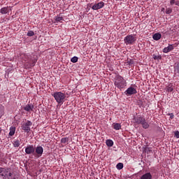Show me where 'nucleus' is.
Instances as JSON below:
<instances>
[{
	"label": "nucleus",
	"instance_id": "f257e3e1",
	"mask_svg": "<svg viewBox=\"0 0 179 179\" xmlns=\"http://www.w3.org/2000/svg\"><path fill=\"white\" fill-rule=\"evenodd\" d=\"M52 96L54 97L55 100H56V102L58 104H64V102L66 99V94L62 92H53Z\"/></svg>",
	"mask_w": 179,
	"mask_h": 179
},
{
	"label": "nucleus",
	"instance_id": "f03ea898",
	"mask_svg": "<svg viewBox=\"0 0 179 179\" xmlns=\"http://www.w3.org/2000/svg\"><path fill=\"white\" fill-rule=\"evenodd\" d=\"M115 85L117 89H124L127 86V81L121 76H117L115 80Z\"/></svg>",
	"mask_w": 179,
	"mask_h": 179
},
{
	"label": "nucleus",
	"instance_id": "7ed1b4c3",
	"mask_svg": "<svg viewBox=\"0 0 179 179\" xmlns=\"http://www.w3.org/2000/svg\"><path fill=\"white\" fill-rule=\"evenodd\" d=\"M136 42V35L130 34L127 35L124 38V43L126 45H132Z\"/></svg>",
	"mask_w": 179,
	"mask_h": 179
},
{
	"label": "nucleus",
	"instance_id": "20e7f679",
	"mask_svg": "<svg viewBox=\"0 0 179 179\" xmlns=\"http://www.w3.org/2000/svg\"><path fill=\"white\" fill-rule=\"evenodd\" d=\"M1 179H16L9 169L5 168Z\"/></svg>",
	"mask_w": 179,
	"mask_h": 179
},
{
	"label": "nucleus",
	"instance_id": "39448f33",
	"mask_svg": "<svg viewBox=\"0 0 179 179\" xmlns=\"http://www.w3.org/2000/svg\"><path fill=\"white\" fill-rule=\"evenodd\" d=\"M44 152V149L43 147L38 145L35 148L34 156L35 157H41L43 156V152Z\"/></svg>",
	"mask_w": 179,
	"mask_h": 179
},
{
	"label": "nucleus",
	"instance_id": "423d86ee",
	"mask_svg": "<svg viewBox=\"0 0 179 179\" xmlns=\"http://www.w3.org/2000/svg\"><path fill=\"white\" fill-rule=\"evenodd\" d=\"M31 125H33V123L31 121L27 120L22 124V128L25 132H30V127H31Z\"/></svg>",
	"mask_w": 179,
	"mask_h": 179
},
{
	"label": "nucleus",
	"instance_id": "0eeeda50",
	"mask_svg": "<svg viewBox=\"0 0 179 179\" xmlns=\"http://www.w3.org/2000/svg\"><path fill=\"white\" fill-rule=\"evenodd\" d=\"M36 150V148L33 145H28L25 148V153L27 155H34V152Z\"/></svg>",
	"mask_w": 179,
	"mask_h": 179
},
{
	"label": "nucleus",
	"instance_id": "6e6552de",
	"mask_svg": "<svg viewBox=\"0 0 179 179\" xmlns=\"http://www.w3.org/2000/svg\"><path fill=\"white\" fill-rule=\"evenodd\" d=\"M125 94H127V96H131V94H136L137 92H136V89L130 87H129L126 91H125Z\"/></svg>",
	"mask_w": 179,
	"mask_h": 179
},
{
	"label": "nucleus",
	"instance_id": "1a4fd4ad",
	"mask_svg": "<svg viewBox=\"0 0 179 179\" xmlns=\"http://www.w3.org/2000/svg\"><path fill=\"white\" fill-rule=\"evenodd\" d=\"M103 6H104V2L101 1V2L94 4L92 6V9L94 10H97L99 9H101V8H103Z\"/></svg>",
	"mask_w": 179,
	"mask_h": 179
},
{
	"label": "nucleus",
	"instance_id": "9d476101",
	"mask_svg": "<svg viewBox=\"0 0 179 179\" xmlns=\"http://www.w3.org/2000/svg\"><path fill=\"white\" fill-rule=\"evenodd\" d=\"M134 120L136 124H141V125H143V124L146 121V120H145L144 117H134Z\"/></svg>",
	"mask_w": 179,
	"mask_h": 179
},
{
	"label": "nucleus",
	"instance_id": "9b49d317",
	"mask_svg": "<svg viewBox=\"0 0 179 179\" xmlns=\"http://www.w3.org/2000/svg\"><path fill=\"white\" fill-rule=\"evenodd\" d=\"M153 176L150 172H147L142 175L139 179H152Z\"/></svg>",
	"mask_w": 179,
	"mask_h": 179
},
{
	"label": "nucleus",
	"instance_id": "f8f14e48",
	"mask_svg": "<svg viewBox=\"0 0 179 179\" xmlns=\"http://www.w3.org/2000/svg\"><path fill=\"white\" fill-rule=\"evenodd\" d=\"M34 106L33 104H27L24 106V110L27 111L28 113H31V111H34Z\"/></svg>",
	"mask_w": 179,
	"mask_h": 179
},
{
	"label": "nucleus",
	"instance_id": "ddd939ff",
	"mask_svg": "<svg viewBox=\"0 0 179 179\" xmlns=\"http://www.w3.org/2000/svg\"><path fill=\"white\" fill-rule=\"evenodd\" d=\"M174 50V45H169L168 47L164 48L163 52L165 54H167V52H170V51H173Z\"/></svg>",
	"mask_w": 179,
	"mask_h": 179
},
{
	"label": "nucleus",
	"instance_id": "4468645a",
	"mask_svg": "<svg viewBox=\"0 0 179 179\" xmlns=\"http://www.w3.org/2000/svg\"><path fill=\"white\" fill-rule=\"evenodd\" d=\"M9 13V8L8 7H3L0 10V13L2 15H6V13Z\"/></svg>",
	"mask_w": 179,
	"mask_h": 179
},
{
	"label": "nucleus",
	"instance_id": "2eb2a0df",
	"mask_svg": "<svg viewBox=\"0 0 179 179\" xmlns=\"http://www.w3.org/2000/svg\"><path fill=\"white\" fill-rule=\"evenodd\" d=\"M112 127L116 131H118V130L121 129V124H120V123H113L112 124Z\"/></svg>",
	"mask_w": 179,
	"mask_h": 179
},
{
	"label": "nucleus",
	"instance_id": "dca6fc26",
	"mask_svg": "<svg viewBox=\"0 0 179 179\" xmlns=\"http://www.w3.org/2000/svg\"><path fill=\"white\" fill-rule=\"evenodd\" d=\"M55 20L56 23H62V22H64V17H62L61 15H59L55 17Z\"/></svg>",
	"mask_w": 179,
	"mask_h": 179
},
{
	"label": "nucleus",
	"instance_id": "f3484780",
	"mask_svg": "<svg viewBox=\"0 0 179 179\" xmlns=\"http://www.w3.org/2000/svg\"><path fill=\"white\" fill-rule=\"evenodd\" d=\"M152 38L157 41L160 40V38H162V34H160L159 33L155 34L152 36Z\"/></svg>",
	"mask_w": 179,
	"mask_h": 179
},
{
	"label": "nucleus",
	"instance_id": "a211bd4d",
	"mask_svg": "<svg viewBox=\"0 0 179 179\" xmlns=\"http://www.w3.org/2000/svg\"><path fill=\"white\" fill-rule=\"evenodd\" d=\"M15 132H16V127H10L9 136H13V135H15Z\"/></svg>",
	"mask_w": 179,
	"mask_h": 179
},
{
	"label": "nucleus",
	"instance_id": "6ab92c4d",
	"mask_svg": "<svg viewBox=\"0 0 179 179\" xmlns=\"http://www.w3.org/2000/svg\"><path fill=\"white\" fill-rule=\"evenodd\" d=\"M166 92H173V90H174V88L173 87V84L170 83L168 85V86H166Z\"/></svg>",
	"mask_w": 179,
	"mask_h": 179
},
{
	"label": "nucleus",
	"instance_id": "aec40b11",
	"mask_svg": "<svg viewBox=\"0 0 179 179\" xmlns=\"http://www.w3.org/2000/svg\"><path fill=\"white\" fill-rule=\"evenodd\" d=\"M106 143L108 148H111L114 145L113 140H106Z\"/></svg>",
	"mask_w": 179,
	"mask_h": 179
},
{
	"label": "nucleus",
	"instance_id": "412c9836",
	"mask_svg": "<svg viewBox=\"0 0 179 179\" xmlns=\"http://www.w3.org/2000/svg\"><path fill=\"white\" fill-rule=\"evenodd\" d=\"M13 146L14 148H19L20 146V141L19 140L14 141Z\"/></svg>",
	"mask_w": 179,
	"mask_h": 179
},
{
	"label": "nucleus",
	"instance_id": "4be33fe9",
	"mask_svg": "<svg viewBox=\"0 0 179 179\" xmlns=\"http://www.w3.org/2000/svg\"><path fill=\"white\" fill-rule=\"evenodd\" d=\"M116 169H117V170H122V169H124V164L122 163H118L116 165Z\"/></svg>",
	"mask_w": 179,
	"mask_h": 179
},
{
	"label": "nucleus",
	"instance_id": "5701e85b",
	"mask_svg": "<svg viewBox=\"0 0 179 179\" xmlns=\"http://www.w3.org/2000/svg\"><path fill=\"white\" fill-rule=\"evenodd\" d=\"M21 58L23 59V61H27V59L29 58V56L26 54H22L21 55Z\"/></svg>",
	"mask_w": 179,
	"mask_h": 179
},
{
	"label": "nucleus",
	"instance_id": "b1692460",
	"mask_svg": "<svg viewBox=\"0 0 179 179\" xmlns=\"http://www.w3.org/2000/svg\"><path fill=\"white\" fill-rule=\"evenodd\" d=\"M143 128H144V129H148V128H149V123H148V122H144L143 125H142Z\"/></svg>",
	"mask_w": 179,
	"mask_h": 179
},
{
	"label": "nucleus",
	"instance_id": "393cba45",
	"mask_svg": "<svg viewBox=\"0 0 179 179\" xmlns=\"http://www.w3.org/2000/svg\"><path fill=\"white\" fill-rule=\"evenodd\" d=\"M5 171V168H0V177L2 178L3 176V172Z\"/></svg>",
	"mask_w": 179,
	"mask_h": 179
},
{
	"label": "nucleus",
	"instance_id": "a878e982",
	"mask_svg": "<svg viewBox=\"0 0 179 179\" xmlns=\"http://www.w3.org/2000/svg\"><path fill=\"white\" fill-rule=\"evenodd\" d=\"M27 36H28L29 37H33V36H34V31H28Z\"/></svg>",
	"mask_w": 179,
	"mask_h": 179
},
{
	"label": "nucleus",
	"instance_id": "bb28decb",
	"mask_svg": "<svg viewBox=\"0 0 179 179\" xmlns=\"http://www.w3.org/2000/svg\"><path fill=\"white\" fill-rule=\"evenodd\" d=\"M78 57H73L71 59V62H73V64L76 63L78 61Z\"/></svg>",
	"mask_w": 179,
	"mask_h": 179
},
{
	"label": "nucleus",
	"instance_id": "cd10ccee",
	"mask_svg": "<svg viewBox=\"0 0 179 179\" xmlns=\"http://www.w3.org/2000/svg\"><path fill=\"white\" fill-rule=\"evenodd\" d=\"M165 12L167 15H170V13L173 12V10H171V8H166Z\"/></svg>",
	"mask_w": 179,
	"mask_h": 179
},
{
	"label": "nucleus",
	"instance_id": "c85d7f7f",
	"mask_svg": "<svg viewBox=\"0 0 179 179\" xmlns=\"http://www.w3.org/2000/svg\"><path fill=\"white\" fill-rule=\"evenodd\" d=\"M61 142H62V143H66V142H68V138H62Z\"/></svg>",
	"mask_w": 179,
	"mask_h": 179
},
{
	"label": "nucleus",
	"instance_id": "c756f323",
	"mask_svg": "<svg viewBox=\"0 0 179 179\" xmlns=\"http://www.w3.org/2000/svg\"><path fill=\"white\" fill-rule=\"evenodd\" d=\"M175 136H176V138H179V131H176L175 132Z\"/></svg>",
	"mask_w": 179,
	"mask_h": 179
},
{
	"label": "nucleus",
	"instance_id": "7c9ffc66",
	"mask_svg": "<svg viewBox=\"0 0 179 179\" xmlns=\"http://www.w3.org/2000/svg\"><path fill=\"white\" fill-rule=\"evenodd\" d=\"M171 5H174L176 3V0H170Z\"/></svg>",
	"mask_w": 179,
	"mask_h": 179
},
{
	"label": "nucleus",
	"instance_id": "2f4dec72",
	"mask_svg": "<svg viewBox=\"0 0 179 179\" xmlns=\"http://www.w3.org/2000/svg\"><path fill=\"white\" fill-rule=\"evenodd\" d=\"M169 115H170L171 120H173V118H174V114L170 113Z\"/></svg>",
	"mask_w": 179,
	"mask_h": 179
},
{
	"label": "nucleus",
	"instance_id": "473e14b6",
	"mask_svg": "<svg viewBox=\"0 0 179 179\" xmlns=\"http://www.w3.org/2000/svg\"><path fill=\"white\" fill-rule=\"evenodd\" d=\"M145 151L147 152V153H149V152H152V149L150 148H146Z\"/></svg>",
	"mask_w": 179,
	"mask_h": 179
},
{
	"label": "nucleus",
	"instance_id": "72a5a7b5",
	"mask_svg": "<svg viewBox=\"0 0 179 179\" xmlns=\"http://www.w3.org/2000/svg\"><path fill=\"white\" fill-rule=\"evenodd\" d=\"M176 5L177 6H179V2H176Z\"/></svg>",
	"mask_w": 179,
	"mask_h": 179
},
{
	"label": "nucleus",
	"instance_id": "f704fd0d",
	"mask_svg": "<svg viewBox=\"0 0 179 179\" xmlns=\"http://www.w3.org/2000/svg\"><path fill=\"white\" fill-rule=\"evenodd\" d=\"M0 133H1V130H0Z\"/></svg>",
	"mask_w": 179,
	"mask_h": 179
}]
</instances>
